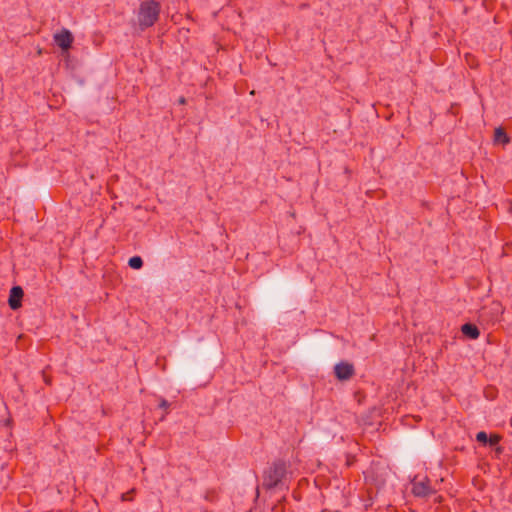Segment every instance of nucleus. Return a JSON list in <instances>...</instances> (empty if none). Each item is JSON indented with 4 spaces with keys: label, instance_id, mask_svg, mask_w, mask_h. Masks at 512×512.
I'll list each match as a JSON object with an SVG mask.
<instances>
[{
    "label": "nucleus",
    "instance_id": "1",
    "mask_svg": "<svg viewBox=\"0 0 512 512\" xmlns=\"http://www.w3.org/2000/svg\"><path fill=\"white\" fill-rule=\"evenodd\" d=\"M161 6L154 0L143 1L138 11V23L142 30L155 24L159 18Z\"/></svg>",
    "mask_w": 512,
    "mask_h": 512
},
{
    "label": "nucleus",
    "instance_id": "2",
    "mask_svg": "<svg viewBox=\"0 0 512 512\" xmlns=\"http://www.w3.org/2000/svg\"><path fill=\"white\" fill-rule=\"evenodd\" d=\"M287 474V467L285 462H274L264 473L263 487L272 489L282 483V480Z\"/></svg>",
    "mask_w": 512,
    "mask_h": 512
},
{
    "label": "nucleus",
    "instance_id": "3",
    "mask_svg": "<svg viewBox=\"0 0 512 512\" xmlns=\"http://www.w3.org/2000/svg\"><path fill=\"white\" fill-rule=\"evenodd\" d=\"M433 489L430 486L428 478L417 480L416 478L412 481V493L416 497H428L433 493Z\"/></svg>",
    "mask_w": 512,
    "mask_h": 512
},
{
    "label": "nucleus",
    "instance_id": "4",
    "mask_svg": "<svg viewBox=\"0 0 512 512\" xmlns=\"http://www.w3.org/2000/svg\"><path fill=\"white\" fill-rule=\"evenodd\" d=\"M334 373L337 379L345 381L353 377L355 374V368L352 363L342 361L335 365Z\"/></svg>",
    "mask_w": 512,
    "mask_h": 512
},
{
    "label": "nucleus",
    "instance_id": "5",
    "mask_svg": "<svg viewBox=\"0 0 512 512\" xmlns=\"http://www.w3.org/2000/svg\"><path fill=\"white\" fill-rule=\"evenodd\" d=\"M73 40L74 37L72 33L66 28H63L60 32L54 34V42L65 51L71 47Z\"/></svg>",
    "mask_w": 512,
    "mask_h": 512
},
{
    "label": "nucleus",
    "instance_id": "6",
    "mask_svg": "<svg viewBox=\"0 0 512 512\" xmlns=\"http://www.w3.org/2000/svg\"><path fill=\"white\" fill-rule=\"evenodd\" d=\"M23 295L24 292L20 286H14L11 288L8 304L12 310H16L21 306V299Z\"/></svg>",
    "mask_w": 512,
    "mask_h": 512
},
{
    "label": "nucleus",
    "instance_id": "7",
    "mask_svg": "<svg viewBox=\"0 0 512 512\" xmlns=\"http://www.w3.org/2000/svg\"><path fill=\"white\" fill-rule=\"evenodd\" d=\"M462 333L470 339H477L480 335L478 327L471 323H466L461 327Z\"/></svg>",
    "mask_w": 512,
    "mask_h": 512
},
{
    "label": "nucleus",
    "instance_id": "8",
    "mask_svg": "<svg viewBox=\"0 0 512 512\" xmlns=\"http://www.w3.org/2000/svg\"><path fill=\"white\" fill-rule=\"evenodd\" d=\"M494 140H495V142L502 143V144H507L510 141L506 132L501 127L495 129Z\"/></svg>",
    "mask_w": 512,
    "mask_h": 512
},
{
    "label": "nucleus",
    "instance_id": "9",
    "mask_svg": "<svg viewBox=\"0 0 512 512\" xmlns=\"http://www.w3.org/2000/svg\"><path fill=\"white\" fill-rule=\"evenodd\" d=\"M128 264L132 269H140L143 266V260L139 256H133L129 259Z\"/></svg>",
    "mask_w": 512,
    "mask_h": 512
},
{
    "label": "nucleus",
    "instance_id": "10",
    "mask_svg": "<svg viewBox=\"0 0 512 512\" xmlns=\"http://www.w3.org/2000/svg\"><path fill=\"white\" fill-rule=\"evenodd\" d=\"M501 440V437L497 434H491L490 436H488V442L487 444L491 447L493 446H496L498 445V443L500 442Z\"/></svg>",
    "mask_w": 512,
    "mask_h": 512
},
{
    "label": "nucleus",
    "instance_id": "11",
    "mask_svg": "<svg viewBox=\"0 0 512 512\" xmlns=\"http://www.w3.org/2000/svg\"><path fill=\"white\" fill-rule=\"evenodd\" d=\"M476 440L480 443H482L483 445H487V442H488V435L486 432L484 431H480L476 434Z\"/></svg>",
    "mask_w": 512,
    "mask_h": 512
},
{
    "label": "nucleus",
    "instance_id": "12",
    "mask_svg": "<svg viewBox=\"0 0 512 512\" xmlns=\"http://www.w3.org/2000/svg\"><path fill=\"white\" fill-rule=\"evenodd\" d=\"M170 407V404L167 400L161 399L159 403V408L165 410L167 412L168 408Z\"/></svg>",
    "mask_w": 512,
    "mask_h": 512
},
{
    "label": "nucleus",
    "instance_id": "13",
    "mask_svg": "<svg viewBox=\"0 0 512 512\" xmlns=\"http://www.w3.org/2000/svg\"><path fill=\"white\" fill-rule=\"evenodd\" d=\"M132 493H133V490L131 492L122 494V500H124V501L131 500L130 494H132Z\"/></svg>",
    "mask_w": 512,
    "mask_h": 512
},
{
    "label": "nucleus",
    "instance_id": "14",
    "mask_svg": "<svg viewBox=\"0 0 512 512\" xmlns=\"http://www.w3.org/2000/svg\"><path fill=\"white\" fill-rule=\"evenodd\" d=\"M185 102H186V100H185V98H184V97H181V98L179 99V103H180V104H185Z\"/></svg>",
    "mask_w": 512,
    "mask_h": 512
},
{
    "label": "nucleus",
    "instance_id": "15",
    "mask_svg": "<svg viewBox=\"0 0 512 512\" xmlns=\"http://www.w3.org/2000/svg\"><path fill=\"white\" fill-rule=\"evenodd\" d=\"M496 450H497V452H498V453H501V452H502V448H501V447H497V449H496Z\"/></svg>",
    "mask_w": 512,
    "mask_h": 512
}]
</instances>
